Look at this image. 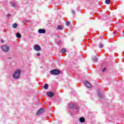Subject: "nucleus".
I'll return each instance as SVG.
<instances>
[{"mask_svg": "<svg viewBox=\"0 0 124 124\" xmlns=\"http://www.w3.org/2000/svg\"><path fill=\"white\" fill-rule=\"evenodd\" d=\"M47 95L49 97H53L54 95H55V93H54L52 92H47L46 93Z\"/></svg>", "mask_w": 124, "mask_h": 124, "instance_id": "nucleus-7", "label": "nucleus"}, {"mask_svg": "<svg viewBox=\"0 0 124 124\" xmlns=\"http://www.w3.org/2000/svg\"><path fill=\"white\" fill-rule=\"evenodd\" d=\"M21 75V70L20 69L16 70L13 74V77L15 79H19Z\"/></svg>", "mask_w": 124, "mask_h": 124, "instance_id": "nucleus-1", "label": "nucleus"}, {"mask_svg": "<svg viewBox=\"0 0 124 124\" xmlns=\"http://www.w3.org/2000/svg\"><path fill=\"white\" fill-rule=\"evenodd\" d=\"M92 60L93 62H97V61H98L97 57H96L95 56H93L92 57Z\"/></svg>", "mask_w": 124, "mask_h": 124, "instance_id": "nucleus-15", "label": "nucleus"}, {"mask_svg": "<svg viewBox=\"0 0 124 124\" xmlns=\"http://www.w3.org/2000/svg\"><path fill=\"white\" fill-rule=\"evenodd\" d=\"M57 43L59 44H62V42L60 40L57 41Z\"/></svg>", "mask_w": 124, "mask_h": 124, "instance_id": "nucleus-22", "label": "nucleus"}, {"mask_svg": "<svg viewBox=\"0 0 124 124\" xmlns=\"http://www.w3.org/2000/svg\"><path fill=\"white\" fill-rule=\"evenodd\" d=\"M105 70H106V68H104L102 70V72H104V71H105Z\"/></svg>", "mask_w": 124, "mask_h": 124, "instance_id": "nucleus-23", "label": "nucleus"}, {"mask_svg": "<svg viewBox=\"0 0 124 124\" xmlns=\"http://www.w3.org/2000/svg\"><path fill=\"white\" fill-rule=\"evenodd\" d=\"M10 16H11L10 14H8L7 15V17H10Z\"/></svg>", "mask_w": 124, "mask_h": 124, "instance_id": "nucleus-26", "label": "nucleus"}, {"mask_svg": "<svg viewBox=\"0 0 124 124\" xmlns=\"http://www.w3.org/2000/svg\"><path fill=\"white\" fill-rule=\"evenodd\" d=\"M16 36L17 37V38H22V35L19 32H17L16 34Z\"/></svg>", "mask_w": 124, "mask_h": 124, "instance_id": "nucleus-11", "label": "nucleus"}, {"mask_svg": "<svg viewBox=\"0 0 124 124\" xmlns=\"http://www.w3.org/2000/svg\"><path fill=\"white\" fill-rule=\"evenodd\" d=\"M99 48H103V44H99Z\"/></svg>", "mask_w": 124, "mask_h": 124, "instance_id": "nucleus-20", "label": "nucleus"}, {"mask_svg": "<svg viewBox=\"0 0 124 124\" xmlns=\"http://www.w3.org/2000/svg\"><path fill=\"white\" fill-rule=\"evenodd\" d=\"M39 33H45L46 32V30L45 29H40L38 31Z\"/></svg>", "mask_w": 124, "mask_h": 124, "instance_id": "nucleus-10", "label": "nucleus"}, {"mask_svg": "<svg viewBox=\"0 0 124 124\" xmlns=\"http://www.w3.org/2000/svg\"><path fill=\"white\" fill-rule=\"evenodd\" d=\"M26 22H27V21H25L24 22V23H26Z\"/></svg>", "mask_w": 124, "mask_h": 124, "instance_id": "nucleus-28", "label": "nucleus"}, {"mask_svg": "<svg viewBox=\"0 0 124 124\" xmlns=\"http://www.w3.org/2000/svg\"><path fill=\"white\" fill-rule=\"evenodd\" d=\"M72 14H75V11H72Z\"/></svg>", "mask_w": 124, "mask_h": 124, "instance_id": "nucleus-25", "label": "nucleus"}, {"mask_svg": "<svg viewBox=\"0 0 124 124\" xmlns=\"http://www.w3.org/2000/svg\"><path fill=\"white\" fill-rule=\"evenodd\" d=\"M58 29H59V30H60V31H62V30H63V28H62V26H58Z\"/></svg>", "mask_w": 124, "mask_h": 124, "instance_id": "nucleus-18", "label": "nucleus"}, {"mask_svg": "<svg viewBox=\"0 0 124 124\" xmlns=\"http://www.w3.org/2000/svg\"><path fill=\"white\" fill-rule=\"evenodd\" d=\"M66 25L67 26H69V25H70V22H69V21H67V22H66Z\"/></svg>", "mask_w": 124, "mask_h": 124, "instance_id": "nucleus-21", "label": "nucleus"}, {"mask_svg": "<svg viewBox=\"0 0 124 124\" xmlns=\"http://www.w3.org/2000/svg\"><path fill=\"white\" fill-rule=\"evenodd\" d=\"M17 27H18V24H17L16 23H15L13 25V28L14 29H17Z\"/></svg>", "mask_w": 124, "mask_h": 124, "instance_id": "nucleus-16", "label": "nucleus"}, {"mask_svg": "<svg viewBox=\"0 0 124 124\" xmlns=\"http://www.w3.org/2000/svg\"><path fill=\"white\" fill-rule=\"evenodd\" d=\"M10 4L11 6H12V7H14V8H17V7L18 6V3L15 2L14 1H11Z\"/></svg>", "mask_w": 124, "mask_h": 124, "instance_id": "nucleus-4", "label": "nucleus"}, {"mask_svg": "<svg viewBox=\"0 0 124 124\" xmlns=\"http://www.w3.org/2000/svg\"><path fill=\"white\" fill-rule=\"evenodd\" d=\"M98 96L100 97V98H103V96L102 95V94L100 93V92H97Z\"/></svg>", "mask_w": 124, "mask_h": 124, "instance_id": "nucleus-14", "label": "nucleus"}, {"mask_svg": "<svg viewBox=\"0 0 124 124\" xmlns=\"http://www.w3.org/2000/svg\"><path fill=\"white\" fill-rule=\"evenodd\" d=\"M43 88L45 89V90H48V88H49V85L48 84H46L44 85Z\"/></svg>", "mask_w": 124, "mask_h": 124, "instance_id": "nucleus-13", "label": "nucleus"}, {"mask_svg": "<svg viewBox=\"0 0 124 124\" xmlns=\"http://www.w3.org/2000/svg\"><path fill=\"white\" fill-rule=\"evenodd\" d=\"M1 49L4 51V52H8L10 50L9 46L7 45H3L1 46Z\"/></svg>", "mask_w": 124, "mask_h": 124, "instance_id": "nucleus-3", "label": "nucleus"}, {"mask_svg": "<svg viewBox=\"0 0 124 124\" xmlns=\"http://www.w3.org/2000/svg\"><path fill=\"white\" fill-rule=\"evenodd\" d=\"M44 111H45V109L44 108H41L37 111L36 115L37 116L41 115L42 113H44Z\"/></svg>", "mask_w": 124, "mask_h": 124, "instance_id": "nucleus-6", "label": "nucleus"}, {"mask_svg": "<svg viewBox=\"0 0 124 124\" xmlns=\"http://www.w3.org/2000/svg\"><path fill=\"white\" fill-rule=\"evenodd\" d=\"M66 52V50L64 48H62L61 50V53H65Z\"/></svg>", "mask_w": 124, "mask_h": 124, "instance_id": "nucleus-19", "label": "nucleus"}, {"mask_svg": "<svg viewBox=\"0 0 124 124\" xmlns=\"http://www.w3.org/2000/svg\"><path fill=\"white\" fill-rule=\"evenodd\" d=\"M85 121H86V120L84 117H80L79 119V122H80V123H85Z\"/></svg>", "mask_w": 124, "mask_h": 124, "instance_id": "nucleus-12", "label": "nucleus"}, {"mask_svg": "<svg viewBox=\"0 0 124 124\" xmlns=\"http://www.w3.org/2000/svg\"><path fill=\"white\" fill-rule=\"evenodd\" d=\"M50 74L51 75H59L61 73V71L58 69H54L50 71Z\"/></svg>", "mask_w": 124, "mask_h": 124, "instance_id": "nucleus-2", "label": "nucleus"}, {"mask_svg": "<svg viewBox=\"0 0 124 124\" xmlns=\"http://www.w3.org/2000/svg\"><path fill=\"white\" fill-rule=\"evenodd\" d=\"M37 56H38V57H40V53H37Z\"/></svg>", "mask_w": 124, "mask_h": 124, "instance_id": "nucleus-24", "label": "nucleus"}, {"mask_svg": "<svg viewBox=\"0 0 124 124\" xmlns=\"http://www.w3.org/2000/svg\"><path fill=\"white\" fill-rule=\"evenodd\" d=\"M34 49L35 50V51H41V47L40 46L38 45H35L34 46Z\"/></svg>", "mask_w": 124, "mask_h": 124, "instance_id": "nucleus-8", "label": "nucleus"}, {"mask_svg": "<svg viewBox=\"0 0 124 124\" xmlns=\"http://www.w3.org/2000/svg\"><path fill=\"white\" fill-rule=\"evenodd\" d=\"M110 2H111V1L110 0H106L105 3L106 4H110Z\"/></svg>", "mask_w": 124, "mask_h": 124, "instance_id": "nucleus-17", "label": "nucleus"}, {"mask_svg": "<svg viewBox=\"0 0 124 124\" xmlns=\"http://www.w3.org/2000/svg\"><path fill=\"white\" fill-rule=\"evenodd\" d=\"M84 84L85 85V86L86 87H87L88 88H92V85L91 84V83H90V82H89V81H85L84 82Z\"/></svg>", "mask_w": 124, "mask_h": 124, "instance_id": "nucleus-9", "label": "nucleus"}, {"mask_svg": "<svg viewBox=\"0 0 124 124\" xmlns=\"http://www.w3.org/2000/svg\"><path fill=\"white\" fill-rule=\"evenodd\" d=\"M69 108L70 109H76V110H78L79 109V107L77 105H75L73 104H69Z\"/></svg>", "mask_w": 124, "mask_h": 124, "instance_id": "nucleus-5", "label": "nucleus"}, {"mask_svg": "<svg viewBox=\"0 0 124 124\" xmlns=\"http://www.w3.org/2000/svg\"><path fill=\"white\" fill-rule=\"evenodd\" d=\"M56 37H60V35H57L56 36Z\"/></svg>", "mask_w": 124, "mask_h": 124, "instance_id": "nucleus-27", "label": "nucleus"}]
</instances>
